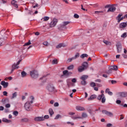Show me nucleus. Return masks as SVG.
I'll list each match as a JSON object with an SVG mask.
<instances>
[{
    "label": "nucleus",
    "mask_w": 127,
    "mask_h": 127,
    "mask_svg": "<svg viewBox=\"0 0 127 127\" xmlns=\"http://www.w3.org/2000/svg\"><path fill=\"white\" fill-rule=\"evenodd\" d=\"M0 85L3 86V88H4V89H5L8 87V83L7 82H5L4 80L1 81Z\"/></svg>",
    "instance_id": "10"
},
{
    "label": "nucleus",
    "mask_w": 127,
    "mask_h": 127,
    "mask_svg": "<svg viewBox=\"0 0 127 127\" xmlns=\"http://www.w3.org/2000/svg\"><path fill=\"white\" fill-rule=\"evenodd\" d=\"M121 37H123V38H126L127 37V32L124 33L122 35Z\"/></svg>",
    "instance_id": "46"
},
{
    "label": "nucleus",
    "mask_w": 127,
    "mask_h": 127,
    "mask_svg": "<svg viewBox=\"0 0 127 127\" xmlns=\"http://www.w3.org/2000/svg\"><path fill=\"white\" fill-rule=\"evenodd\" d=\"M13 114L14 116H18V112L16 111H15L13 112Z\"/></svg>",
    "instance_id": "49"
},
{
    "label": "nucleus",
    "mask_w": 127,
    "mask_h": 127,
    "mask_svg": "<svg viewBox=\"0 0 127 127\" xmlns=\"http://www.w3.org/2000/svg\"><path fill=\"white\" fill-rule=\"evenodd\" d=\"M1 102L3 105H5V104L9 103V100L7 98H5V99H2Z\"/></svg>",
    "instance_id": "15"
},
{
    "label": "nucleus",
    "mask_w": 127,
    "mask_h": 127,
    "mask_svg": "<svg viewBox=\"0 0 127 127\" xmlns=\"http://www.w3.org/2000/svg\"><path fill=\"white\" fill-rule=\"evenodd\" d=\"M102 113L104 115H106V116H108V117H113V114L112 112H108L107 110H103Z\"/></svg>",
    "instance_id": "8"
},
{
    "label": "nucleus",
    "mask_w": 127,
    "mask_h": 127,
    "mask_svg": "<svg viewBox=\"0 0 127 127\" xmlns=\"http://www.w3.org/2000/svg\"><path fill=\"white\" fill-rule=\"evenodd\" d=\"M2 93H3V96L7 97V92L3 91Z\"/></svg>",
    "instance_id": "52"
},
{
    "label": "nucleus",
    "mask_w": 127,
    "mask_h": 127,
    "mask_svg": "<svg viewBox=\"0 0 127 127\" xmlns=\"http://www.w3.org/2000/svg\"><path fill=\"white\" fill-rule=\"evenodd\" d=\"M11 3H12V5H13V6H14V7H15L16 8H18V4H16V1H15L14 0H12L11 1Z\"/></svg>",
    "instance_id": "21"
},
{
    "label": "nucleus",
    "mask_w": 127,
    "mask_h": 127,
    "mask_svg": "<svg viewBox=\"0 0 127 127\" xmlns=\"http://www.w3.org/2000/svg\"><path fill=\"white\" fill-rule=\"evenodd\" d=\"M65 46H66L63 43H61L56 46V48L58 49L59 48H61V47H65Z\"/></svg>",
    "instance_id": "26"
},
{
    "label": "nucleus",
    "mask_w": 127,
    "mask_h": 127,
    "mask_svg": "<svg viewBox=\"0 0 127 127\" xmlns=\"http://www.w3.org/2000/svg\"><path fill=\"white\" fill-rule=\"evenodd\" d=\"M49 113L51 117H52V115H54V111H53V109H52V108H50L49 110Z\"/></svg>",
    "instance_id": "28"
},
{
    "label": "nucleus",
    "mask_w": 127,
    "mask_h": 127,
    "mask_svg": "<svg viewBox=\"0 0 127 127\" xmlns=\"http://www.w3.org/2000/svg\"><path fill=\"white\" fill-rule=\"evenodd\" d=\"M76 110V111H80V112H82L83 111H85V108L80 106H77L75 107Z\"/></svg>",
    "instance_id": "13"
},
{
    "label": "nucleus",
    "mask_w": 127,
    "mask_h": 127,
    "mask_svg": "<svg viewBox=\"0 0 127 127\" xmlns=\"http://www.w3.org/2000/svg\"><path fill=\"white\" fill-rule=\"evenodd\" d=\"M5 29H2L0 31V33L1 34V35L3 36V35L4 34V33H5Z\"/></svg>",
    "instance_id": "40"
},
{
    "label": "nucleus",
    "mask_w": 127,
    "mask_h": 127,
    "mask_svg": "<svg viewBox=\"0 0 127 127\" xmlns=\"http://www.w3.org/2000/svg\"><path fill=\"white\" fill-rule=\"evenodd\" d=\"M87 111L88 113H89V112H93V107L91 106L87 107Z\"/></svg>",
    "instance_id": "30"
},
{
    "label": "nucleus",
    "mask_w": 127,
    "mask_h": 127,
    "mask_svg": "<svg viewBox=\"0 0 127 127\" xmlns=\"http://www.w3.org/2000/svg\"><path fill=\"white\" fill-rule=\"evenodd\" d=\"M57 22H58V20L56 18H54L50 24V27H54L57 24Z\"/></svg>",
    "instance_id": "6"
},
{
    "label": "nucleus",
    "mask_w": 127,
    "mask_h": 127,
    "mask_svg": "<svg viewBox=\"0 0 127 127\" xmlns=\"http://www.w3.org/2000/svg\"><path fill=\"white\" fill-rule=\"evenodd\" d=\"M81 85H83V86H86L87 85V81L86 80H82L81 81Z\"/></svg>",
    "instance_id": "39"
},
{
    "label": "nucleus",
    "mask_w": 127,
    "mask_h": 127,
    "mask_svg": "<svg viewBox=\"0 0 127 127\" xmlns=\"http://www.w3.org/2000/svg\"><path fill=\"white\" fill-rule=\"evenodd\" d=\"M52 64L53 65H54L55 64H58V61H57V59H55L52 61Z\"/></svg>",
    "instance_id": "32"
},
{
    "label": "nucleus",
    "mask_w": 127,
    "mask_h": 127,
    "mask_svg": "<svg viewBox=\"0 0 127 127\" xmlns=\"http://www.w3.org/2000/svg\"><path fill=\"white\" fill-rule=\"evenodd\" d=\"M43 118H44V121L45 120V119H49V116L45 115L44 117H43Z\"/></svg>",
    "instance_id": "58"
},
{
    "label": "nucleus",
    "mask_w": 127,
    "mask_h": 127,
    "mask_svg": "<svg viewBox=\"0 0 127 127\" xmlns=\"http://www.w3.org/2000/svg\"><path fill=\"white\" fill-rule=\"evenodd\" d=\"M90 86L91 87H92L93 88H94L95 87H96V83L94 82H92L90 83Z\"/></svg>",
    "instance_id": "43"
},
{
    "label": "nucleus",
    "mask_w": 127,
    "mask_h": 127,
    "mask_svg": "<svg viewBox=\"0 0 127 127\" xmlns=\"http://www.w3.org/2000/svg\"><path fill=\"white\" fill-rule=\"evenodd\" d=\"M31 101L30 102L27 101L24 105V108L26 111H30L31 110V104H33V100H34V97L30 96Z\"/></svg>",
    "instance_id": "1"
},
{
    "label": "nucleus",
    "mask_w": 127,
    "mask_h": 127,
    "mask_svg": "<svg viewBox=\"0 0 127 127\" xmlns=\"http://www.w3.org/2000/svg\"><path fill=\"white\" fill-rule=\"evenodd\" d=\"M85 68L81 65V66H79L78 67V72H83V71H84Z\"/></svg>",
    "instance_id": "25"
},
{
    "label": "nucleus",
    "mask_w": 127,
    "mask_h": 127,
    "mask_svg": "<svg viewBox=\"0 0 127 127\" xmlns=\"http://www.w3.org/2000/svg\"><path fill=\"white\" fill-rule=\"evenodd\" d=\"M88 55L87 54H83L80 56L81 58H82V59H84V58H85V57H88Z\"/></svg>",
    "instance_id": "36"
},
{
    "label": "nucleus",
    "mask_w": 127,
    "mask_h": 127,
    "mask_svg": "<svg viewBox=\"0 0 127 127\" xmlns=\"http://www.w3.org/2000/svg\"><path fill=\"white\" fill-rule=\"evenodd\" d=\"M116 47H117V52L118 53H121L122 52V44L121 43L119 42L117 43L116 44Z\"/></svg>",
    "instance_id": "7"
},
{
    "label": "nucleus",
    "mask_w": 127,
    "mask_h": 127,
    "mask_svg": "<svg viewBox=\"0 0 127 127\" xmlns=\"http://www.w3.org/2000/svg\"><path fill=\"white\" fill-rule=\"evenodd\" d=\"M71 22L70 21H64L63 22V24L64 25V26L66 27V25H68V24H70Z\"/></svg>",
    "instance_id": "41"
},
{
    "label": "nucleus",
    "mask_w": 127,
    "mask_h": 127,
    "mask_svg": "<svg viewBox=\"0 0 127 127\" xmlns=\"http://www.w3.org/2000/svg\"><path fill=\"white\" fill-rule=\"evenodd\" d=\"M21 123H27L28 122H30V120L28 118H25L22 119L21 120Z\"/></svg>",
    "instance_id": "24"
},
{
    "label": "nucleus",
    "mask_w": 127,
    "mask_h": 127,
    "mask_svg": "<svg viewBox=\"0 0 127 127\" xmlns=\"http://www.w3.org/2000/svg\"><path fill=\"white\" fill-rule=\"evenodd\" d=\"M109 70H118V66L116 65H111L109 67Z\"/></svg>",
    "instance_id": "20"
},
{
    "label": "nucleus",
    "mask_w": 127,
    "mask_h": 127,
    "mask_svg": "<svg viewBox=\"0 0 127 127\" xmlns=\"http://www.w3.org/2000/svg\"><path fill=\"white\" fill-rule=\"evenodd\" d=\"M4 44V39L0 38V46H2Z\"/></svg>",
    "instance_id": "27"
},
{
    "label": "nucleus",
    "mask_w": 127,
    "mask_h": 127,
    "mask_svg": "<svg viewBox=\"0 0 127 127\" xmlns=\"http://www.w3.org/2000/svg\"><path fill=\"white\" fill-rule=\"evenodd\" d=\"M95 82H98V83H101V82H102V80H101V79H96L95 80Z\"/></svg>",
    "instance_id": "51"
},
{
    "label": "nucleus",
    "mask_w": 127,
    "mask_h": 127,
    "mask_svg": "<svg viewBox=\"0 0 127 127\" xmlns=\"http://www.w3.org/2000/svg\"><path fill=\"white\" fill-rule=\"evenodd\" d=\"M98 100H101V103L104 104L106 102V98L105 97V94H102L101 95H99L97 97Z\"/></svg>",
    "instance_id": "3"
},
{
    "label": "nucleus",
    "mask_w": 127,
    "mask_h": 127,
    "mask_svg": "<svg viewBox=\"0 0 127 127\" xmlns=\"http://www.w3.org/2000/svg\"><path fill=\"white\" fill-rule=\"evenodd\" d=\"M73 17H74V18H79V15L77 14H74Z\"/></svg>",
    "instance_id": "53"
},
{
    "label": "nucleus",
    "mask_w": 127,
    "mask_h": 127,
    "mask_svg": "<svg viewBox=\"0 0 127 127\" xmlns=\"http://www.w3.org/2000/svg\"><path fill=\"white\" fill-rule=\"evenodd\" d=\"M116 9H117L116 7H110L107 10V12H110V11L111 12H114V11H116Z\"/></svg>",
    "instance_id": "17"
},
{
    "label": "nucleus",
    "mask_w": 127,
    "mask_h": 127,
    "mask_svg": "<svg viewBox=\"0 0 127 127\" xmlns=\"http://www.w3.org/2000/svg\"><path fill=\"white\" fill-rule=\"evenodd\" d=\"M104 12L103 11H95V13L96 14H99V13H103Z\"/></svg>",
    "instance_id": "50"
},
{
    "label": "nucleus",
    "mask_w": 127,
    "mask_h": 127,
    "mask_svg": "<svg viewBox=\"0 0 127 127\" xmlns=\"http://www.w3.org/2000/svg\"><path fill=\"white\" fill-rule=\"evenodd\" d=\"M5 108H10V104H6L5 105Z\"/></svg>",
    "instance_id": "55"
},
{
    "label": "nucleus",
    "mask_w": 127,
    "mask_h": 127,
    "mask_svg": "<svg viewBox=\"0 0 127 127\" xmlns=\"http://www.w3.org/2000/svg\"><path fill=\"white\" fill-rule=\"evenodd\" d=\"M31 44V42H30V40H29L28 42L25 43L23 46H28L29 45H30Z\"/></svg>",
    "instance_id": "38"
},
{
    "label": "nucleus",
    "mask_w": 127,
    "mask_h": 127,
    "mask_svg": "<svg viewBox=\"0 0 127 127\" xmlns=\"http://www.w3.org/2000/svg\"><path fill=\"white\" fill-rule=\"evenodd\" d=\"M111 83L112 84H117V81L116 80H112L111 81Z\"/></svg>",
    "instance_id": "63"
},
{
    "label": "nucleus",
    "mask_w": 127,
    "mask_h": 127,
    "mask_svg": "<svg viewBox=\"0 0 127 127\" xmlns=\"http://www.w3.org/2000/svg\"><path fill=\"white\" fill-rule=\"evenodd\" d=\"M96 86H97V87H102V85L101 84L96 83Z\"/></svg>",
    "instance_id": "62"
},
{
    "label": "nucleus",
    "mask_w": 127,
    "mask_h": 127,
    "mask_svg": "<svg viewBox=\"0 0 127 127\" xmlns=\"http://www.w3.org/2000/svg\"><path fill=\"white\" fill-rule=\"evenodd\" d=\"M80 56V54L79 53H76V55L74 56V57H73V59H74V60H75V59H77V58H79Z\"/></svg>",
    "instance_id": "34"
},
{
    "label": "nucleus",
    "mask_w": 127,
    "mask_h": 127,
    "mask_svg": "<svg viewBox=\"0 0 127 127\" xmlns=\"http://www.w3.org/2000/svg\"><path fill=\"white\" fill-rule=\"evenodd\" d=\"M44 21H47L49 19V17L48 16H45L43 18Z\"/></svg>",
    "instance_id": "47"
},
{
    "label": "nucleus",
    "mask_w": 127,
    "mask_h": 127,
    "mask_svg": "<svg viewBox=\"0 0 127 127\" xmlns=\"http://www.w3.org/2000/svg\"><path fill=\"white\" fill-rule=\"evenodd\" d=\"M27 13H28V14H32V11H31L30 10H28L27 11Z\"/></svg>",
    "instance_id": "60"
},
{
    "label": "nucleus",
    "mask_w": 127,
    "mask_h": 127,
    "mask_svg": "<svg viewBox=\"0 0 127 127\" xmlns=\"http://www.w3.org/2000/svg\"><path fill=\"white\" fill-rule=\"evenodd\" d=\"M74 69V65L71 64L67 67V70H73Z\"/></svg>",
    "instance_id": "33"
},
{
    "label": "nucleus",
    "mask_w": 127,
    "mask_h": 127,
    "mask_svg": "<svg viewBox=\"0 0 127 127\" xmlns=\"http://www.w3.org/2000/svg\"><path fill=\"white\" fill-rule=\"evenodd\" d=\"M47 89L49 91V92H54L55 90V87H54V86H53V84H49L47 85Z\"/></svg>",
    "instance_id": "4"
},
{
    "label": "nucleus",
    "mask_w": 127,
    "mask_h": 127,
    "mask_svg": "<svg viewBox=\"0 0 127 127\" xmlns=\"http://www.w3.org/2000/svg\"><path fill=\"white\" fill-rule=\"evenodd\" d=\"M72 60H74V59L73 58V57L71 58L68 59L66 61L67 63H69V62H72Z\"/></svg>",
    "instance_id": "45"
},
{
    "label": "nucleus",
    "mask_w": 127,
    "mask_h": 127,
    "mask_svg": "<svg viewBox=\"0 0 127 127\" xmlns=\"http://www.w3.org/2000/svg\"><path fill=\"white\" fill-rule=\"evenodd\" d=\"M59 118H61V115L58 114L56 116V117L55 118V120H58Z\"/></svg>",
    "instance_id": "48"
},
{
    "label": "nucleus",
    "mask_w": 127,
    "mask_h": 127,
    "mask_svg": "<svg viewBox=\"0 0 127 127\" xmlns=\"http://www.w3.org/2000/svg\"><path fill=\"white\" fill-rule=\"evenodd\" d=\"M123 14H119L117 17H116V20L118 21V22H121V21H122V20H123L124 19H125V18H126V17H125V15L123 17Z\"/></svg>",
    "instance_id": "5"
},
{
    "label": "nucleus",
    "mask_w": 127,
    "mask_h": 127,
    "mask_svg": "<svg viewBox=\"0 0 127 127\" xmlns=\"http://www.w3.org/2000/svg\"><path fill=\"white\" fill-rule=\"evenodd\" d=\"M66 124H67V125H71V126H74V125L73 122H67L66 123Z\"/></svg>",
    "instance_id": "54"
},
{
    "label": "nucleus",
    "mask_w": 127,
    "mask_h": 127,
    "mask_svg": "<svg viewBox=\"0 0 127 127\" xmlns=\"http://www.w3.org/2000/svg\"><path fill=\"white\" fill-rule=\"evenodd\" d=\"M118 95L120 98H126L127 97V92H119Z\"/></svg>",
    "instance_id": "9"
},
{
    "label": "nucleus",
    "mask_w": 127,
    "mask_h": 127,
    "mask_svg": "<svg viewBox=\"0 0 127 127\" xmlns=\"http://www.w3.org/2000/svg\"><path fill=\"white\" fill-rule=\"evenodd\" d=\"M58 29L60 30H66L67 29V27H65L64 24L60 25V26L58 28Z\"/></svg>",
    "instance_id": "16"
},
{
    "label": "nucleus",
    "mask_w": 127,
    "mask_h": 127,
    "mask_svg": "<svg viewBox=\"0 0 127 127\" xmlns=\"http://www.w3.org/2000/svg\"><path fill=\"white\" fill-rule=\"evenodd\" d=\"M121 103H122V101L120 100H117L116 101V103H117L118 105H120V104H121Z\"/></svg>",
    "instance_id": "57"
},
{
    "label": "nucleus",
    "mask_w": 127,
    "mask_h": 127,
    "mask_svg": "<svg viewBox=\"0 0 127 127\" xmlns=\"http://www.w3.org/2000/svg\"><path fill=\"white\" fill-rule=\"evenodd\" d=\"M103 42H104V43L106 44V45H110V44H111L110 42H109V41H108L107 40H104Z\"/></svg>",
    "instance_id": "44"
},
{
    "label": "nucleus",
    "mask_w": 127,
    "mask_h": 127,
    "mask_svg": "<svg viewBox=\"0 0 127 127\" xmlns=\"http://www.w3.org/2000/svg\"><path fill=\"white\" fill-rule=\"evenodd\" d=\"M81 66L84 68V69H87L89 64L87 62H84L81 65Z\"/></svg>",
    "instance_id": "18"
},
{
    "label": "nucleus",
    "mask_w": 127,
    "mask_h": 127,
    "mask_svg": "<svg viewBox=\"0 0 127 127\" xmlns=\"http://www.w3.org/2000/svg\"><path fill=\"white\" fill-rule=\"evenodd\" d=\"M30 75L31 78H33V79H36V78H38L39 74H38V72L35 70H34L30 71Z\"/></svg>",
    "instance_id": "2"
},
{
    "label": "nucleus",
    "mask_w": 127,
    "mask_h": 127,
    "mask_svg": "<svg viewBox=\"0 0 127 127\" xmlns=\"http://www.w3.org/2000/svg\"><path fill=\"white\" fill-rule=\"evenodd\" d=\"M26 75H27V73H26L25 71H22L21 72V76L22 78H24V77H26Z\"/></svg>",
    "instance_id": "35"
},
{
    "label": "nucleus",
    "mask_w": 127,
    "mask_h": 127,
    "mask_svg": "<svg viewBox=\"0 0 127 127\" xmlns=\"http://www.w3.org/2000/svg\"><path fill=\"white\" fill-rule=\"evenodd\" d=\"M109 92H110V89L109 88H107L105 90V93H109Z\"/></svg>",
    "instance_id": "64"
},
{
    "label": "nucleus",
    "mask_w": 127,
    "mask_h": 127,
    "mask_svg": "<svg viewBox=\"0 0 127 127\" xmlns=\"http://www.w3.org/2000/svg\"><path fill=\"white\" fill-rule=\"evenodd\" d=\"M63 73L64 76H66V77H69V76H70V75H72V74H73V73H72V72L68 71V70L63 71Z\"/></svg>",
    "instance_id": "11"
},
{
    "label": "nucleus",
    "mask_w": 127,
    "mask_h": 127,
    "mask_svg": "<svg viewBox=\"0 0 127 127\" xmlns=\"http://www.w3.org/2000/svg\"><path fill=\"white\" fill-rule=\"evenodd\" d=\"M77 80L76 79V78H73L71 80V82H72V83H76Z\"/></svg>",
    "instance_id": "61"
},
{
    "label": "nucleus",
    "mask_w": 127,
    "mask_h": 127,
    "mask_svg": "<svg viewBox=\"0 0 127 127\" xmlns=\"http://www.w3.org/2000/svg\"><path fill=\"white\" fill-rule=\"evenodd\" d=\"M34 120L35 122H43L44 118L43 117H37L34 118Z\"/></svg>",
    "instance_id": "12"
},
{
    "label": "nucleus",
    "mask_w": 127,
    "mask_h": 127,
    "mask_svg": "<svg viewBox=\"0 0 127 127\" xmlns=\"http://www.w3.org/2000/svg\"><path fill=\"white\" fill-rule=\"evenodd\" d=\"M127 26V22L121 23L119 25L120 28H126Z\"/></svg>",
    "instance_id": "14"
},
{
    "label": "nucleus",
    "mask_w": 127,
    "mask_h": 127,
    "mask_svg": "<svg viewBox=\"0 0 127 127\" xmlns=\"http://www.w3.org/2000/svg\"><path fill=\"white\" fill-rule=\"evenodd\" d=\"M71 119L72 120H77V119H82V118L81 117L72 116Z\"/></svg>",
    "instance_id": "42"
},
{
    "label": "nucleus",
    "mask_w": 127,
    "mask_h": 127,
    "mask_svg": "<svg viewBox=\"0 0 127 127\" xmlns=\"http://www.w3.org/2000/svg\"><path fill=\"white\" fill-rule=\"evenodd\" d=\"M15 69H18V66L14 63L12 65V70L11 72H13Z\"/></svg>",
    "instance_id": "22"
},
{
    "label": "nucleus",
    "mask_w": 127,
    "mask_h": 127,
    "mask_svg": "<svg viewBox=\"0 0 127 127\" xmlns=\"http://www.w3.org/2000/svg\"><path fill=\"white\" fill-rule=\"evenodd\" d=\"M89 76L88 75H83L81 76L80 80L86 81V80H87V78Z\"/></svg>",
    "instance_id": "23"
},
{
    "label": "nucleus",
    "mask_w": 127,
    "mask_h": 127,
    "mask_svg": "<svg viewBox=\"0 0 127 127\" xmlns=\"http://www.w3.org/2000/svg\"><path fill=\"white\" fill-rule=\"evenodd\" d=\"M17 96V92H15L14 93L12 94V96L11 97V99H14V98H16Z\"/></svg>",
    "instance_id": "31"
},
{
    "label": "nucleus",
    "mask_w": 127,
    "mask_h": 127,
    "mask_svg": "<svg viewBox=\"0 0 127 127\" xmlns=\"http://www.w3.org/2000/svg\"><path fill=\"white\" fill-rule=\"evenodd\" d=\"M2 121L3 122V123H7V124L10 123L11 122V121L10 120H8L7 119H6V118H3Z\"/></svg>",
    "instance_id": "29"
},
{
    "label": "nucleus",
    "mask_w": 127,
    "mask_h": 127,
    "mask_svg": "<svg viewBox=\"0 0 127 127\" xmlns=\"http://www.w3.org/2000/svg\"><path fill=\"white\" fill-rule=\"evenodd\" d=\"M54 107H59V103L58 102H56L54 104Z\"/></svg>",
    "instance_id": "56"
},
{
    "label": "nucleus",
    "mask_w": 127,
    "mask_h": 127,
    "mask_svg": "<svg viewBox=\"0 0 127 127\" xmlns=\"http://www.w3.org/2000/svg\"><path fill=\"white\" fill-rule=\"evenodd\" d=\"M81 116H82V118H83L84 119H85L88 117V115L86 113H83L82 114Z\"/></svg>",
    "instance_id": "37"
},
{
    "label": "nucleus",
    "mask_w": 127,
    "mask_h": 127,
    "mask_svg": "<svg viewBox=\"0 0 127 127\" xmlns=\"http://www.w3.org/2000/svg\"><path fill=\"white\" fill-rule=\"evenodd\" d=\"M97 98V95L93 94L90 96L89 98H88V101H92L93 100H94V99H96Z\"/></svg>",
    "instance_id": "19"
},
{
    "label": "nucleus",
    "mask_w": 127,
    "mask_h": 127,
    "mask_svg": "<svg viewBox=\"0 0 127 127\" xmlns=\"http://www.w3.org/2000/svg\"><path fill=\"white\" fill-rule=\"evenodd\" d=\"M43 45H45L46 46H47L48 44V42H47V41H45L43 42Z\"/></svg>",
    "instance_id": "59"
}]
</instances>
